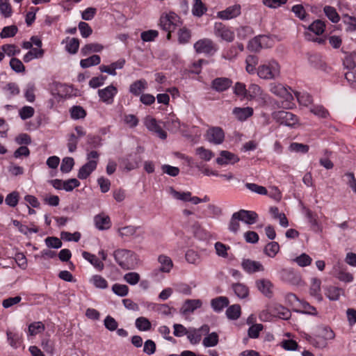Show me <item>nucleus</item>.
<instances>
[{"label": "nucleus", "mask_w": 356, "mask_h": 356, "mask_svg": "<svg viewBox=\"0 0 356 356\" xmlns=\"http://www.w3.org/2000/svg\"><path fill=\"white\" fill-rule=\"evenodd\" d=\"M257 74L262 79H275L280 74V66L275 60H270L259 66Z\"/></svg>", "instance_id": "1"}, {"label": "nucleus", "mask_w": 356, "mask_h": 356, "mask_svg": "<svg viewBox=\"0 0 356 356\" xmlns=\"http://www.w3.org/2000/svg\"><path fill=\"white\" fill-rule=\"evenodd\" d=\"M113 257L118 265L124 270L132 268L136 260V254L126 249L116 250L113 252Z\"/></svg>", "instance_id": "2"}, {"label": "nucleus", "mask_w": 356, "mask_h": 356, "mask_svg": "<svg viewBox=\"0 0 356 356\" xmlns=\"http://www.w3.org/2000/svg\"><path fill=\"white\" fill-rule=\"evenodd\" d=\"M182 22L180 17L175 13L170 12L160 17L159 25L161 29L168 32H173L177 27L181 26Z\"/></svg>", "instance_id": "3"}, {"label": "nucleus", "mask_w": 356, "mask_h": 356, "mask_svg": "<svg viewBox=\"0 0 356 356\" xmlns=\"http://www.w3.org/2000/svg\"><path fill=\"white\" fill-rule=\"evenodd\" d=\"M273 118L279 124L291 127L296 125L298 122L297 115L283 110L274 112Z\"/></svg>", "instance_id": "4"}, {"label": "nucleus", "mask_w": 356, "mask_h": 356, "mask_svg": "<svg viewBox=\"0 0 356 356\" xmlns=\"http://www.w3.org/2000/svg\"><path fill=\"white\" fill-rule=\"evenodd\" d=\"M197 54L213 55L217 51L216 44L209 38H203L197 40L193 45Z\"/></svg>", "instance_id": "5"}, {"label": "nucleus", "mask_w": 356, "mask_h": 356, "mask_svg": "<svg viewBox=\"0 0 356 356\" xmlns=\"http://www.w3.org/2000/svg\"><path fill=\"white\" fill-rule=\"evenodd\" d=\"M206 140L213 144H222L225 140V132L220 127H211L205 134Z\"/></svg>", "instance_id": "6"}, {"label": "nucleus", "mask_w": 356, "mask_h": 356, "mask_svg": "<svg viewBox=\"0 0 356 356\" xmlns=\"http://www.w3.org/2000/svg\"><path fill=\"white\" fill-rule=\"evenodd\" d=\"M214 34L222 40L231 42L234 40V33L221 22L214 24Z\"/></svg>", "instance_id": "7"}, {"label": "nucleus", "mask_w": 356, "mask_h": 356, "mask_svg": "<svg viewBox=\"0 0 356 356\" xmlns=\"http://www.w3.org/2000/svg\"><path fill=\"white\" fill-rule=\"evenodd\" d=\"M241 14L240 4L230 6L223 10L217 13V17L222 20H229L238 17Z\"/></svg>", "instance_id": "8"}, {"label": "nucleus", "mask_w": 356, "mask_h": 356, "mask_svg": "<svg viewBox=\"0 0 356 356\" xmlns=\"http://www.w3.org/2000/svg\"><path fill=\"white\" fill-rule=\"evenodd\" d=\"M280 275L282 281L291 285H299L301 282L300 275L293 269H282Z\"/></svg>", "instance_id": "9"}, {"label": "nucleus", "mask_w": 356, "mask_h": 356, "mask_svg": "<svg viewBox=\"0 0 356 356\" xmlns=\"http://www.w3.org/2000/svg\"><path fill=\"white\" fill-rule=\"evenodd\" d=\"M117 93L118 89L113 85H110L104 89H99L98 90L100 99L107 104H111L113 102V98Z\"/></svg>", "instance_id": "10"}, {"label": "nucleus", "mask_w": 356, "mask_h": 356, "mask_svg": "<svg viewBox=\"0 0 356 356\" xmlns=\"http://www.w3.org/2000/svg\"><path fill=\"white\" fill-rule=\"evenodd\" d=\"M239 160L240 159L236 154L227 150H222L220 152V156L216 159V161L218 165H233L238 162Z\"/></svg>", "instance_id": "11"}, {"label": "nucleus", "mask_w": 356, "mask_h": 356, "mask_svg": "<svg viewBox=\"0 0 356 356\" xmlns=\"http://www.w3.org/2000/svg\"><path fill=\"white\" fill-rule=\"evenodd\" d=\"M269 312L283 320H289L291 316L290 310L280 304L274 303L268 306Z\"/></svg>", "instance_id": "12"}, {"label": "nucleus", "mask_w": 356, "mask_h": 356, "mask_svg": "<svg viewBox=\"0 0 356 356\" xmlns=\"http://www.w3.org/2000/svg\"><path fill=\"white\" fill-rule=\"evenodd\" d=\"M241 267L245 272L249 274L264 270V266L259 261L250 259H243L241 261Z\"/></svg>", "instance_id": "13"}, {"label": "nucleus", "mask_w": 356, "mask_h": 356, "mask_svg": "<svg viewBox=\"0 0 356 356\" xmlns=\"http://www.w3.org/2000/svg\"><path fill=\"white\" fill-rule=\"evenodd\" d=\"M145 125L149 131L156 133L160 138L164 140L167 138V133L158 124L155 118H146Z\"/></svg>", "instance_id": "14"}, {"label": "nucleus", "mask_w": 356, "mask_h": 356, "mask_svg": "<svg viewBox=\"0 0 356 356\" xmlns=\"http://www.w3.org/2000/svg\"><path fill=\"white\" fill-rule=\"evenodd\" d=\"M232 81L227 77H218L211 81V88L218 92L227 90L231 87Z\"/></svg>", "instance_id": "15"}, {"label": "nucleus", "mask_w": 356, "mask_h": 356, "mask_svg": "<svg viewBox=\"0 0 356 356\" xmlns=\"http://www.w3.org/2000/svg\"><path fill=\"white\" fill-rule=\"evenodd\" d=\"M240 220L247 225H253L258 220V214L254 211L240 209L236 212Z\"/></svg>", "instance_id": "16"}, {"label": "nucleus", "mask_w": 356, "mask_h": 356, "mask_svg": "<svg viewBox=\"0 0 356 356\" xmlns=\"http://www.w3.org/2000/svg\"><path fill=\"white\" fill-rule=\"evenodd\" d=\"M97 161L90 160L79 170L77 177L80 179H87L90 175L97 168Z\"/></svg>", "instance_id": "17"}, {"label": "nucleus", "mask_w": 356, "mask_h": 356, "mask_svg": "<svg viewBox=\"0 0 356 356\" xmlns=\"http://www.w3.org/2000/svg\"><path fill=\"white\" fill-rule=\"evenodd\" d=\"M268 40L266 35H258L250 40L248 44V49L251 51L257 52L266 47L265 42Z\"/></svg>", "instance_id": "18"}, {"label": "nucleus", "mask_w": 356, "mask_h": 356, "mask_svg": "<svg viewBox=\"0 0 356 356\" xmlns=\"http://www.w3.org/2000/svg\"><path fill=\"white\" fill-rule=\"evenodd\" d=\"M255 284L258 290L266 297L270 298L273 296V284L270 281L266 279H261L257 280Z\"/></svg>", "instance_id": "19"}, {"label": "nucleus", "mask_w": 356, "mask_h": 356, "mask_svg": "<svg viewBox=\"0 0 356 356\" xmlns=\"http://www.w3.org/2000/svg\"><path fill=\"white\" fill-rule=\"evenodd\" d=\"M141 161L140 156L137 153L130 154L123 160L124 168L128 170H132L138 167Z\"/></svg>", "instance_id": "20"}, {"label": "nucleus", "mask_w": 356, "mask_h": 356, "mask_svg": "<svg viewBox=\"0 0 356 356\" xmlns=\"http://www.w3.org/2000/svg\"><path fill=\"white\" fill-rule=\"evenodd\" d=\"M147 88V81L142 79L133 82L129 86V91L135 96H139L143 94V92L146 90Z\"/></svg>", "instance_id": "21"}, {"label": "nucleus", "mask_w": 356, "mask_h": 356, "mask_svg": "<svg viewBox=\"0 0 356 356\" xmlns=\"http://www.w3.org/2000/svg\"><path fill=\"white\" fill-rule=\"evenodd\" d=\"M229 303L228 298L219 296L211 300V307L215 312L220 313L224 308L228 307Z\"/></svg>", "instance_id": "22"}, {"label": "nucleus", "mask_w": 356, "mask_h": 356, "mask_svg": "<svg viewBox=\"0 0 356 356\" xmlns=\"http://www.w3.org/2000/svg\"><path fill=\"white\" fill-rule=\"evenodd\" d=\"M232 113L239 121H245L253 115V108L251 107H235Z\"/></svg>", "instance_id": "23"}, {"label": "nucleus", "mask_w": 356, "mask_h": 356, "mask_svg": "<svg viewBox=\"0 0 356 356\" xmlns=\"http://www.w3.org/2000/svg\"><path fill=\"white\" fill-rule=\"evenodd\" d=\"M94 221L96 227L99 230L108 229L111 226V222L109 216L104 214H98L95 216Z\"/></svg>", "instance_id": "24"}, {"label": "nucleus", "mask_w": 356, "mask_h": 356, "mask_svg": "<svg viewBox=\"0 0 356 356\" xmlns=\"http://www.w3.org/2000/svg\"><path fill=\"white\" fill-rule=\"evenodd\" d=\"M325 295L331 301H337L339 299L341 294H343V290L341 288L329 286L325 288Z\"/></svg>", "instance_id": "25"}, {"label": "nucleus", "mask_w": 356, "mask_h": 356, "mask_svg": "<svg viewBox=\"0 0 356 356\" xmlns=\"http://www.w3.org/2000/svg\"><path fill=\"white\" fill-rule=\"evenodd\" d=\"M308 61L310 65L314 68L321 70H325V63L321 54H310L308 57Z\"/></svg>", "instance_id": "26"}, {"label": "nucleus", "mask_w": 356, "mask_h": 356, "mask_svg": "<svg viewBox=\"0 0 356 356\" xmlns=\"http://www.w3.org/2000/svg\"><path fill=\"white\" fill-rule=\"evenodd\" d=\"M202 302L199 299L186 300L182 307L184 314L193 312L195 309L202 307Z\"/></svg>", "instance_id": "27"}, {"label": "nucleus", "mask_w": 356, "mask_h": 356, "mask_svg": "<svg viewBox=\"0 0 356 356\" xmlns=\"http://www.w3.org/2000/svg\"><path fill=\"white\" fill-rule=\"evenodd\" d=\"M82 257L89 261L99 271H102L104 269V264L95 254L83 251L82 252Z\"/></svg>", "instance_id": "28"}, {"label": "nucleus", "mask_w": 356, "mask_h": 356, "mask_svg": "<svg viewBox=\"0 0 356 356\" xmlns=\"http://www.w3.org/2000/svg\"><path fill=\"white\" fill-rule=\"evenodd\" d=\"M235 295L241 299L247 298L249 295V289L243 283H235L232 285Z\"/></svg>", "instance_id": "29"}, {"label": "nucleus", "mask_w": 356, "mask_h": 356, "mask_svg": "<svg viewBox=\"0 0 356 356\" xmlns=\"http://www.w3.org/2000/svg\"><path fill=\"white\" fill-rule=\"evenodd\" d=\"M321 282L318 278H312V283L309 289V293L311 296L317 298L318 301L323 300V297L320 293Z\"/></svg>", "instance_id": "30"}, {"label": "nucleus", "mask_w": 356, "mask_h": 356, "mask_svg": "<svg viewBox=\"0 0 356 356\" xmlns=\"http://www.w3.org/2000/svg\"><path fill=\"white\" fill-rule=\"evenodd\" d=\"M306 339L311 345L317 348H324L327 345V342L325 341V339L320 335V334L313 337L308 336Z\"/></svg>", "instance_id": "31"}, {"label": "nucleus", "mask_w": 356, "mask_h": 356, "mask_svg": "<svg viewBox=\"0 0 356 356\" xmlns=\"http://www.w3.org/2000/svg\"><path fill=\"white\" fill-rule=\"evenodd\" d=\"M104 47L98 43H89L84 45L81 49L82 56H86L92 52H100Z\"/></svg>", "instance_id": "32"}, {"label": "nucleus", "mask_w": 356, "mask_h": 356, "mask_svg": "<svg viewBox=\"0 0 356 356\" xmlns=\"http://www.w3.org/2000/svg\"><path fill=\"white\" fill-rule=\"evenodd\" d=\"M270 91L277 96L286 98L287 101L289 99H293L291 95L288 92L286 89L282 84L272 86Z\"/></svg>", "instance_id": "33"}, {"label": "nucleus", "mask_w": 356, "mask_h": 356, "mask_svg": "<svg viewBox=\"0 0 356 356\" xmlns=\"http://www.w3.org/2000/svg\"><path fill=\"white\" fill-rule=\"evenodd\" d=\"M101 62V58L99 55L94 54L87 58L82 59L80 61V65L82 68H88L92 66L97 65Z\"/></svg>", "instance_id": "34"}, {"label": "nucleus", "mask_w": 356, "mask_h": 356, "mask_svg": "<svg viewBox=\"0 0 356 356\" xmlns=\"http://www.w3.org/2000/svg\"><path fill=\"white\" fill-rule=\"evenodd\" d=\"M207 10V8L203 3L202 0H194V3L192 8V13L194 16L200 17Z\"/></svg>", "instance_id": "35"}, {"label": "nucleus", "mask_w": 356, "mask_h": 356, "mask_svg": "<svg viewBox=\"0 0 356 356\" xmlns=\"http://www.w3.org/2000/svg\"><path fill=\"white\" fill-rule=\"evenodd\" d=\"M159 262L161 264L160 270L164 273H169L172 268V259L167 256L160 255L158 258Z\"/></svg>", "instance_id": "36"}, {"label": "nucleus", "mask_w": 356, "mask_h": 356, "mask_svg": "<svg viewBox=\"0 0 356 356\" xmlns=\"http://www.w3.org/2000/svg\"><path fill=\"white\" fill-rule=\"evenodd\" d=\"M241 306L237 304L228 307L226 310V316L230 320L238 319L241 316Z\"/></svg>", "instance_id": "37"}, {"label": "nucleus", "mask_w": 356, "mask_h": 356, "mask_svg": "<svg viewBox=\"0 0 356 356\" xmlns=\"http://www.w3.org/2000/svg\"><path fill=\"white\" fill-rule=\"evenodd\" d=\"M178 42L179 44H186L191 38V31L186 27L180 28L177 33Z\"/></svg>", "instance_id": "38"}, {"label": "nucleus", "mask_w": 356, "mask_h": 356, "mask_svg": "<svg viewBox=\"0 0 356 356\" xmlns=\"http://www.w3.org/2000/svg\"><path fill=\"white\" fill-rule=\"evenodd\" d=\"M325 28V23L320 19H317V20H315L314 22H312L308 26L307 29L309 31L313 32L316 35H320L324 32Z\"/></svg>", "instance_id": "39"}, {"label": "nucleus", "mask_w": 356, "mask_h": 356, "mask_svg": "<svg viewBox=\"0 0 356 356\" xmlns=\"http://www.w3.org/2000/svg\"><path fill=\"white\" fill-rule=\"evenodd\" d=\"M44 325L41 321L33 322L29 325L28 333L30 336H35L44 332Z\"/></svg>", "instance_id": "40"}, {"label": "nucleus", "mask_w": 356, "mask_h": 356, "mask_svg": "<svg viewBox=\"0 0 356 356\" xmlns=\"http://www.w3.org/2000/svg\"><path fill=\"white\" fill-rule=\"evenodd\" d=\"M218 334L216 332H213L209 334L207 337H204L202 341V344L204 345V346L207 348L213 347L218 343Z\"/></svg>", "instance_id": "41"}, {"label": "nucleus", "mask_w": 356, "mask_h": 356, "mask_svg": "<svg viewBox=\"0 0 356 356\" xmlns=\"http://www.w3.org/2000/svg\"><path fill=\"white\" fill-rule=\"evenodd\" d=\"M280 250V245L278 243L273 241L268 243L264 248V253L271 257L273 258L276 256L277 252Z\"/></svg>", "instance_id": "42"}, {"label": "nucleus", "mask_w": 356, "mask_h": 356, "mask_svg": "<svg viewBox=\"0 0 356 356\" xmlns=\"http://www.w3.org/2000/svg\"><path fill=\"white\" fill-rule=\"evenodd\" d=\"M195 154L200 157V159L205 161H210L214 156L213 152L204 147H199L195 149Z\"/></svg>", "instance_id": "43"}, {"label": "nucleus", "mask_w": 356, "mask_h": 356, "mask_svg": "<svg viewBox=\"0 0 356 356\" xmlns=\"http://www.w3.org/2000/svg\"><path fill=\"white\" fill-rule=\"evenodd\" d=\"M323 10L325 15L332 22L337 23L340 20V17L334 7L325 6Z\"/></svg>", "instance_id": "44"}, {"label": "nucleus", "mask_w": 356, "mask_h": 356, "mask_svg": "<svg viewBox=\"0 0 356 356\" xmlns=\"http://www.w3.org/2000/svg\"><path fill=\"white\" fill-rule=\"evenodd\" d=\"M261 95V88L257 84L252 83L249 86L248 89H247L246 99L252 100L260 96Z\"/></svg>", "instance_id": "45"}, {"label": "nucleus", "mask_w": 356, "mask_h": 356, "mask_svg": "<svg viewBox=\"0 0 356 356\" xmlns=\"http://www.w3.org/2000/svg\"><path fill=\"white\" fill-rule=\"evenodd\" d=\"M90 282L97 289H105L108 287L107 281L99 275L92 276Z\"/></svg>", "instance_id": "46"}, {"label": "nucleus", "mask_w": 356, "mask_h": 356, "mask_svg": "<svg viewBox=\"0 0 356 356\" xmlns=\"http://www.w3.org/2000/svg\"><path fill=\"white\" fill-rule=\"evenodd\" d=\"M86 143L90 148L96 149L102 146V138L98 135L88 134L86 137Z\"/></svg>", "instance_id": "47"}, {"label": "nucleus", "mask_w": 356, "mask_h": 356, "mask_svg": "<svg viewBox=\"0 0 356 356\" xmlns=\"http://www.w3.org/2000/svg\"><path fill=\"white\" fill-rule=\"evenodd\" d=\"M71 118L74 120L83 119L86 115V111L81 106H73L70 108Z\"/></svg>", "instance_id": "48"}, {"label": "nucleus", "mask_w": 356, "mask_h": 356, "mask_svg": "<svg viewBox=\"0 0 356 356\" xmlns=\"http://www.w3.org/2000/svg\"><path fill=\"white\" fill-rule=\"evenodd\" d=\"M136 327L140 331H148L151 329L152 325L147 318L140 316L136 320Z\"/></svg>", "instance_id": "49"}, {"label": "nucleus", "mask_w": 356, "mask_h": 356, "mask_svg": "<svg viewBox=\"0 0 356 356\" xmlns=\"http://www.w3.org/2000/svg\"><path fill=\"white\" fill-rule=\"evenodd\" d=\"M343 22L346 25V31L347 32H353L356 31V18L355 17L344 15Z\"/></svg>", "instance_id": "50"}, {"label": "nucleus", "mask_w": 356, "mask_h": 356, "mask_svg": "<svg viewBox=\"0 0 356 356\" xmlns=\"http://www.w3.org/2000/svg\"><path fill=\"white\" fill-rule=\"evenodd\" d=\"M18 31V29L15 25H11L3 27L0 33L1 38H11L15 36Z\"/></svg>", "instance_id": "51"}, {"label": "nucleus", "mask_w": 356, "mask_h": 356, "mask_svg": "<svg viewBox=\"0 0 356 356\" xmlns=\"http://www.w3.org/2000/svg\"><path fill=\"white\" fill-rule=\"evenodd\" d=\"M74 165V160L72 157H65L62 160L60 171L63 173L70 172Z\"/></svg>", "instance_id": "52"}, {"label": "nucleus", "mask_w": 356, "mask_h": 356, "mask_svg": "<svg viewBox=\"0 0 356 356\" xmlns=\"http://www.w3.org/2000/svg\"><path fill=\"white\" fill-rule=\"evenodd\" d=\"M171 195L177 200L184 202H189L192 193L189 191L179 192L175 190L172 187L170 188Z\"/></svg>", "instance_id": "53"}, {"label": "nucleus", "mask_w": 356, "mask_h": 356, "mask_svg": "<svg viewBox=\"0 0 356 356\" xmlns=\"http://www.w3.org/2000/svg\"><path fill=\"white\" fill-rule=\"evenodd\" d=\"M240 219L237 216L236 213L234 212L231 217L229 222L228 229L231 232L237 233L240 229Z\"/></svg>", "instance_id": "54"}, {"label": "nucleus", "mask_w": 356, "mask_h": 356, "mask_svg": "<svg viewBox=\"0 0 356 356\" xmlns=\"http://www.w3.org/2000/svg\"><path fill=\"white\" fill-rule=\"evenodd\" d=\"M186 260L193 264L197 265L200 263V257L199 254L193 250H188L186 252Z\"/></svg>", "instance_id": "55"}, {"label": "nucleus", "mask_w": 356, "mask_h": 356, "mask_svg": "<svg viewBox=\"0 0 356 356\" xmlns=\"http://www.w3.org/2000/svg\"><path fill=\"white\" fill-rule=\"evenodd\" d=\"M291 11L301 20H306L308 16L304 6L301 4L294 5L291 8Z\"/></svg>", "instance_id": "56"}, {"label": "nucleus", "mask_w": 356, "mask_h": 356, "mask_svg": "<svg viewBox=\"0 0 356 356\" xmlns=\"http://www.w3.org/2000/svg\"><path fill=\"white\" fill-rule=\"evenodd\" d=\"M112 291L118 296H126L129 293V287L125 284H114L112 286Z\"/></svg>", "instance_id": "57"}, {"label": "nucleus", "mask_w": 356, "mask_h": 356, "mask_svg": "<svg viewBox=\"0 0 356 356\" xmlns=\"http://www.w3.org/2000/svg\"><path fill=\"white\" fill-rule=\"evenodd\" d=\"M44 242L49 248L58 249L63 245L61 240L56 236H48L45 238Z\"/></svg>", "instance_id": "58"}, {"label": "nucleus", "mask_w": 356, "mask_h": 356, "mask_svg": "<svg viewBox=\"0 0 356 356\" xmlns=\"http://www.w3.org/2000/svg\"><path fill=\"white\" fill-rule=\"evenodd\" d=\"M10 66L11 69L17 73L24 72L25 66L23 63L17 58H12L10 60Z\"/></svg>", "instance_id": "59"}, {"label": "nucleus", "mask_w": 356, "mask_h": 356, "mask_svg": "<svg viewBox=\"0 0 356 356\" xmlns=\"http://www.w3.org/2000/svg\"><path fill=\"white\" fill-rule=\"evenodd\" d=\"M79 47V40L76 38H71L65 46L66 51L71 54L78 51Z\"/></svg>", "instance_id": "60"}, {"label": "nucleus", "mask_w": 356, "mask_h": 356, "mask_svg": "<svg viewBox=\"0 0 356 356\" xmlns=\"http://www.w3.org/2000/svg\"><path fill=\"white\" fill-rule=\"evenodd\" d=\"M19 198V193L17 191H13L6 196L5 202L7 205L15 207L18 204Z\"/></svg>", "instance_id": "61"}, {"label": "nucleus", "mask_w": 356, "mask_h": 356, "mask_svg": "<svg viewBox=\"0 0 356 356\" xmlns=\"http://www.w3.org/2000/svg\"><path fill=\"white\" fill-rule=\"evenodd\" d=\"M79 186L80 181L75 178H72L63 181V189L67 192H70Z\"/></svg>", "instance_id": "62"}, {"label": "nucleus", "mask_w": 356, "mask_h": 356, "mask_svg": "<svg viewBox=\"0 0 356 356\" xmlns=\"http://www.w3.org/2000/svg\"><path fill=\"white\" fill-rule=\"evenodd\" d=\"M294 261L299 266L305 267L312 264V259L308 254L302 253L300 256L297 257Z\"/></svg>", "instance_id": "63"}, {"label": "nucleus", "mask_w": 356, "mask_h": 356, "mask_svg": "<svg viewBox=\"0 0 356 356\" xmlns=\"http://www.w3.org/2000/svg\"><path fill=\"white\" fill-rule=\"evenodd\" d=\"M254 34V31L249 26H244L237 29V35L240 39H245Z\"/></svg>", "instance_id": "64"}]
</instances>
